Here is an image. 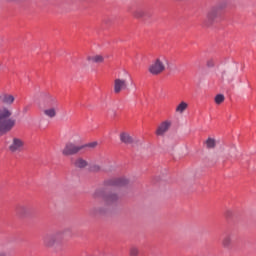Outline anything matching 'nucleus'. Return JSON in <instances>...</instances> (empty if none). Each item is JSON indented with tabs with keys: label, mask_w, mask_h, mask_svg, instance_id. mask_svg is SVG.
Returning <instances> with one entry per match:
<instances>
[{
	"label": "nucleus",
	"mask_w": 256,
	"mask_h": 256,
	"mask_svg": "<svg viewBox=\"0 0 256 256\" xmlns=\"http://www.w3.org/2000/svg\"><path fill=\"white\" fill-rule=\"evenodd\" d=\"M12 114L11 110L7 107L0 109V135L9 133L15 127V120L11 119Z\"/></svg>",
	"instance_id": "f257e3e1"
},
{
	"label": "nucleus",
	"mask_w": 256,
	"mask_h": 256,
	"mask_svg": "<svg viewBox=\"0 0 256 256\" xmlns=\"http://www.w3.org/2000/svg\"><path fill=\"white\" fill-rule=\"evenodd\" d=\"M63 239H65V234H63V232H55L44 235L42 243L46 249H55L63 243Z\"/></svg>",
	"instance_id": "f03ea898"
},
{
	"label": "nucleus",
	"mask_w": 256,
	"mask_h": 256,
	"mask_svg": "<svg viewBox=\"0 0 256 256\" xmlns=\"http://www.w3.org/2000/svg\"><path fill=\"white\" fill-rule=\"evenodd\" d=\"M165 65H167V58L165 56H159L149 65L148 72L154 76L161 75L165 71Z\"/></svg>",
	"instance_id": "7ed1b4c3"
},
{
	"label": "nucleus",
	"mask_w": 256,
	"mask_h": 256,
	"mask_svg": "<svg viewBox=\"0 0 256 256\" xmlns=\"http://www.w3.org/2000/svg\"><path fill=\"white\" fill-rule=\"evenodd\" d=\"M227 3H220L217 7L212 8L206 16V25H211L221 16V9H225Z\"/></svg>",
	"instance_id": "20e7f679"
},
{
	"label": "nucleus",
	"mask_w": 256,
	"mask_h": 256,
	"mask_svg": "<svg viewBox=\"0 0 256 256\" xmlns=\"http://www.w3.org/2000/svg\"><path fill=\"white\" fill-rule=\"evenodd\" d=\"M8 149L10 153H21L25 149V141L21 138L14 137L12 138Z\"/></svg>",
	"instance_id": "39448f33"
},
{
	"label": "nucleus",
	"mask_w": 256,
	"mask_h": 256,
	"mask_svg": "<svg viewBox=\"0 0 256 256\" xmlns=\"http://www.w3.org/2000/svg\"><path fill=\"white\" fill-rule=\"evenodd\" d=\"M83 149H85V146L77 145L73 142H68L62 150V155H64V157L77 155V153Z\"/></svg>",
	"instance_id": "423d86ee"
},
{
	"label": "nucleus",
	"mask_w": 256,
	"mask_h": 256,
	"mask_svg": "<svg viewBox=\"0 0 256 256\" xmlns=\"http://www.w3.org/2000/svg\"><path fill=\"white\" fill-rule=\"evenodd\" d=\"M57 113H59V106L57 105V101L52 99V105L44 108L43 115L48 117V119H55V117H57Z\"/></svg>",
	"instance_id": "0eeeda50"
},
{
	"label": "nucleus",
	"mask_w": 256,
	"mask_h": 256,
	"mask_svg": "<svg viewBox=\"0 0 256 256\" xmlns=\"http://www.w3.org/2000/svg\"><path fill=\"white\" fill-rule=\"evenodd\" d=\"M129 82L125 78H116L114 80V93L119 94L121 91H127Z\"/></svg>",
	"instance_id": "6e6552de"
},
{
	"label": "nucleus",
	"mask_w": 256,
	"mask_h": 256,
	"mask_svg": "<svg viewBox=\"0 0 256 256\" xmlns=\"http://www.w3.org/2000/svg\"><path fill=\"white\" fill-rule=\"evenodd\" d=\"M120 141L125 145H139V143H141L137 137H133L127 132H122L120 134Z\"/></svg>",
	"instance_id": "1a4fd4ad"
},
{
	"label": "nucleus",
	"mask_w": 256,
	"mask_h": 256,
	"mask_svg": "<svg viewBox=\"0 0 256 256\" xmlns=\"http://www.w3.org/2000/svg\"><path fill=\"white\" fill-rule=\"evenodd\" d=\"M134 17H136V19H144L145 21H147V19H151V17H153V13L151 12V10L147 9V8H137L134 12H133Z\"/></svg>",
	"instance_id": "9d476101"
},
{
	"label": "nucleus",
	"mask_w": 256,
	"mask_h": 256,
	"mask_svg": "<svg viewBox=\"0 0 256 256\" xmlns=\"http://www.w3.org/2000/svg\"><path fill=\"white\" fill-rule=\"evenodd\" d=\"M220 79L221 81H226L227 83H233V81H235V72L230 69L222 70Z\"/></svg>",
	"instance_id": "9b49d317"
},
{
	"label": "nucleus",
	"mask_w": 256,
	"mask_h": 256,
	"mask_svg": "<svg viewBox=\"0 0 256 256\" xmlns=\"http://www.w3.org/2000/svg\"><path fill=\"white\" fill-rule=\"evenodd\" d=\"M169 129H171V121L166 120L158 126V128L156 129V135L158 137H163V135H165V133H167Z\"/></svg>",
	"instance_id": "f8f14e48"
},
{
	"label": "nucleus",
	"mask_w": 256,
	"mask_h": 256,
	"mask_svg": "<svg viewBox=\"0 0 256 256\" xmlns=\"http://www.w3.org/2000/svg\"><path fill=\"white\" fill-rule=\"evenodd\" d=\"M0 103H2V105H13V103H15V96L7 92H1Z\"/></svg>",
	"instance_id": "ddd939ff"
},
{
	"label": "nucleus",
	"mask_w": 256,
	"mask_h": 256,
	"mask_svg": "<svg viewBox=\"0 0 256 256\" xmlns=\"http://www.w3.org/2000/svg\"><path fill=\"white\" fill-rule=\"evenodd\" d=\"M233 234H227L222 239V247L224 249H231L233 247Z\"/></svg>",
	"instance_id": "4468645a"
},
{
	"label": "nucleus",
	"mask_w": 256,
	"mask_h": 256,
	"mask_svg": "<svg viewBox=\"0 0 256 256\" xmlns=\"http://www.w3.org/2000/svg\"><path fill=\"white\" fill-rule=\"evenodd\" d=\"M110 183L115 187H125V185L129 184V180L127 178H116L111 180Z\"/></svg>",
	"instance_id": "2eb2a0df"
},
{
	"label": "nucleus",
	"mask_w": 256,
	"mask_h": 256,
	"mask_svg": "<svg viewBox=\"0 0 256 256\" xmlns=\"http://www.w3.org/2000/svg\"><path fill=\"white\" fill-rule=\"evenodd\" d=\"M86 61L89 63H103L105 58L102 55L87 56Z\"/></svg>",
	"instance_id": "dca6fc26"
},
{
	"label": "nucleus",
	"mask_w": 256,
	"mask_h": 256,
	"mask_svg": "<svg viewBox=\"0 0 256 256\" xmlns=\"http://www.w3.org/2000/svg\"><path fill=\"white\" fill-rule=\"evenodd\" d=\"M87 165H89V162H87V160H85L83 158H77L74 161V167H76L77 169H85V167H87Z\"/></svg>",
	"instance_id": "f3484780"
},
{
	"label": "nucleus",
	"mask_w": 256,
	"mask_h": 256,
	"mask_svg": "<svg viewBox=\"0 0 256 256\" xmlns=\"http://www.w3.org/2000/svg\"><path fill=\"white\" fill-rule=\"evenodd\" d=\"M104 199L108 205H111V203H115L119 199V196L115 193H112L107 195Z\"/></svg>",
	"instance_id": "a211bd4d"
},
{
	"label": "nucleus",
	"mask_w": 256,
	"mask_h": 256,
	"mask_svg": "<svg viewBox=\"0 0 256 256\" xmlns=\"http://www.w3.org/2000/svg\"><path fill=\"white\" fill-rule=\"evenodd\" d=\"M187 107H189V104L187 102L182 101L177 107H176V113H185L187 111Z\"/></svg>",
	"instance_id": "6ab92c4d"
},
{
	"label": "nucleus",
	"mask_w": 256,
	"mask_h": 256,
	"mask_svg": "<svg viewBox=\"0 0 256 256\" xmlns=\"http://www.w3.org/2000/svg\"><path fill=\"white\" fill-rule=\"evenodd\" d=\"M205 145H206L207 149H215V146L217 145V142L213 138H208L205 141Z\"/></svg>",
	"instance_id": "aec40b11"
},
{
	"label": "nucleus",
	"mask_w": 256,
	"mask_h": 256,
	"mask_svg": "<svg viewBox=\"0 0 256 256\" xmlns=\"http://www.w3.org/2000/svg\"><path fill=\"white\" fill-rule=\"evenodd\" d=\"M129 255L130 256H139V247L131 246L129 249Z\"/></svg>",
	"instance_id": "412c9836"
},
{
	"label": "nucleus",
	"mask_w": 256,
	"mask_h": 256,
	"mask_svg": "<svg viewBox=\"0 0 256 256\" xmlns=\"http://www.w3.org/2000/svg\"><path fill=\"white\" fill-rule=\"evenodd\" d=\"M228 158L230 157L231 159H235L237 157V149L235 147H232L228 150Z\"/></svg>",
	"instance_id": "4be33fe9"
},
{
	"label": "nucleus",
	"mask_w": 256,
	"mask_h": 256,
	"mask_svg": "<svg viewBox=\"0 0 256 256\" xmlns=\"http://www.w3.org/2000/svg\"><path fill=\"white\" fill-rule=\"evenodd\" d=\"M223 101H225V96L223 94H218L215 97V103L217 105H221V103H223Z\"/></svg>",
	"instance_id": "5701e85b"
},
{
	"label": "nucleus",
	"mask_w": 256,
	"mask_h": 256,
	"mask_svg": "<svg viewBox=\"0 0 256 256\" xmlns=\"http://www.w3.org/2000/svg\"><path fill=\"white\" fill-rule=\"evenodd\" d=\"M216 63H217V60H215V58H210L207 60L206 65L209 68H213L215 67Z\"/></svg>",
	"instance_id": "b1692460"
},
{
	"label": "nucleus",
	"mask_w": 256,
	"mask_h": 256,
	"mask_svg": "<svg viewBox=\"0 0 256 256\" xmlns=\"http://www.w3.org/2000/svg\"><path fill=\"white\" fill-rule=\"evenodd\" d=\"M17 211H18L19 215H26V213L29 211V209L27 208V206H19Z\"/></svg>",
	"instance_id": "393cba45"
},
{
	"label": "nucleus",
	"mask_w": 256,
	"mask_h": 256,
	"mask_svg": "<svg viewBox=\"0 0 256 256\" xmlns=\"http://www.w3.org/2000/svg\"><path fill=\"white\" fill-rule=\"evenodd\" d=\"M90 171H93L94 173H97L98 171H101V166L95 164L90 167Z\"/></svg>",
	"instance_id": "a878e982"
},
{
	"label": "nucleus",
	"mask_w": 256,
	"mask_h": 256,
	"mask_svg": "<svg viewBox=\"0 0 256 256\" xmlns=\"http://www.w3.org/2000/svg\"><path fill=\"white\" fill-rule=\"evenodd\" d=\"M101 213H102L101 210L98 208H92L90 210V215H101Z\"/></svg>",
	"instance_id": "bb28decb"
},
{
	"label": "nucleus",
	"mask_w": 256,
	"mask_h": 256,
	"mask_svg": "<svg viewBox=\"0 0 256 256\" xmlns=\"http://www.w3.org/2000/svg\"><path fill=\"white\" fill-rule=\"evenodd\" d=\"M97 142H91V143H88L86 145H83L84 146V149L85 147H90L91 149H95V147H97Z\"/></svg>",
	"instance_id": "cd10ccee"
},
{
	"label": "nucleus",
	"mask_w": 256,
	"mask_h": 256,
	"mask_svg": "<svg viewBox=\"0 0 256 256\" xmlns=\"http://www.w3.org/2000/svg\"><path fill=\"white\" fill-rule=\"evenodd\" d=\"M225 215H226V217H231V215H233V211L227 210Z\"/></svg>",
	"instance_id": "c85d7f7f"
},
{
	"label": "nucleus",
	"mask_w": 256,
	"mask_h": 256,
	"mask_svg": "<svg viewBox=\"0 0 256 256\" xmlns=\"http://www.w3.org/2000/svg\"><path fill=\"white\" fill-rule=\"evenodd\" d=\"M0 256H7V252H5V251H0Z\"/></svg>",
	"instance_id": "c756f323"
},
{
	"label": "nucleus",
	"mask_w": 256,
	"mask_h": 256,
	"mask_svg": "<svg viewBox=\"0 0 256 256\" xmlns=\"http://www.w3.org/2000/svg\"><path fill=\"white\" fill-rule=\"evenodd\" d=\"M24 111L26 112V111H27V108H24Z\"/></svg>",
	"instance_id": "7c9ffc66"
},
{
	"label": "nucleus",
	"mask_w": 256,
	"mask_h": 256,
	"mask_svg": "<svg viewBox=\"0 0 256 256\" xmlns=\"http://www.w3.org/2000/svg\"><path fill=\"white\" fill-rule=\"evenodd\" d=\"M95 197H97V194H95Z\"/></svg>",
	"instance_id": "2f4dec72"
}]
</instances>
